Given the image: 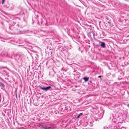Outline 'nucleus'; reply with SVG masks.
<instances>
[{
	"mask_svg": "<svg viewBox=\"0 0 129 129\" xmlns=\"http://www.w3.org/2000/svg\"><path fill=\"white\" fill-rule=\"evenodd\" d=\"M39 87L42 90H47L51 88V87L50 86H48L46 87H42L40 86H39Z\"/></svg>",
	"mask_w": 129,
	"mask_h": 129,
	"instance_id": "f257e3e1",
	"label": "nucleus"
},
{
	"mask_svg": "<svg viewBox=\"0 0 129 129\" xmlns=\"http://www.w3.org/2000/svg\"><path fill=\"white\" fill-rule=\"evenodd\" d=\"M101 47L104 48L105 47V43L103 42H101Z\"/></svg>",
	"mask_w": 129,
	"mask_h": 129,
	"instance_id": "f03ea898",
	"label": "nucleus"
},
{
	"mask_svg": "<svg viewBox=\"0 0 129 129\" xmlns=\"http://www.w3.org/2000/svg\"><path fill=\"white\" fill-rule=\"evenodd\" d=\"M89 79V77H84L83 79L85 81V82H86L88 81Z\"/></svg>",
	"mask_w": 129,
	"mask_h": 129,
	"instance_id": "7ed1b4c3",
	"label": "nucleus"
},
{
	"mask_svg": "<svg viewBox=\"0 0 129 129\" xmlns=\"http://www.w3.org/2000/svg\"><path fill=\"white\" fill-rule=\"evenodd\" d=\"M38 125L39 127H41V128H43L44 127L43 125H42L40 123H39Z\"/></svg>",
	"mask_w": 129,
	"mask_h": 129,
	"instance_id": "20e7f679",
	"label": "nucleus"
},
{
	"mask_svg": "<svg viewBox=\"0 0 129 129\" xmlns=\"http://www.w3.org/2000/svg\"><path fill=\"white\" fill-rule=\"evenodd\" d=\"M82 115H83L82 113H80V114H78V116H77V119L79 118L81 116H82Z\"/></svg>",
	"mask_w": 129,
	"mask_h": 129,
	"instance_id": "39448f33",
	"label": "nucleus"
},
{
	"mask_svg": "<svg viewBox=\"0 0 129 129\" xmlns=\"http://www.w3.org/2000/svg\"><path fill=\"white\" fill-rule=\"evenodd\" d=\"M51 128V127H44L43 128L44 129H50Z\"/></svg>",
	"mask_w": 129,
	"mask_h": 129,
	"instance_id": "423d86ee",
	"label": "nucleus"
},
{
	"mask_svg": "<svg viewBox=\"0 0 129 129\" xmlns=\"http://www.w3.org/2000/svg\"><path fill=\"white\" fill-rule=\"evenodd\" d=\"M5 0H2V4L3 5V4H4V3L5 2Z\"/></svg>",
	"mask_w": 129,
	"mask_h": 129,
	"instance_id": "0eeeda50",
	"label": "nucleus"
},
{
	"mask_svg": "<svg viewBox=\"0 0 129 129\" xmlns=\"http://www.w3.org/2000/svg\"><path fill=\"white\" fill-rule=\"evenodd\" d=\"M101 76H99L98 77V78H101Z\"/></svg>",
	"mask_w": 129,
	"mask_h": 129,
	"instance_id": "6e6552de",
	"label": "nucleus"
},
{
	"mask_svg": "<svg viewBox=\"0 0 129 129\" xmlns=\"http://www.w3.org/2000/svg\"><path fill=\"white\" fill-rule=\"evenodd\" d=\"M110 24V22H108Z\"/></svg>",
	"mask_w": 129,
	"mask_h": 129,
	"instance_id": "1a4fd4ad",
	"label": "nucleus"
}]
</instances>
